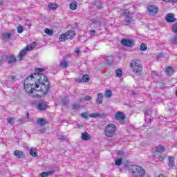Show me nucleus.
<instances>
[{"mask_svg": "<svg viewBox=\"0 0 177 177\" xmlns=\"http://www.w3.org/2000/svg\"><path fill=\"white\" fill-rule=\"evenodd\" d=\"M172 2H174V3H176L177 1H172Z\"/></svg>", "mask_w": 177, "mask_h": 177, "instance_id": "62", "label": "nucleus"}, {"mask_svg": "<svg viewBox=\"0 0 177 177\" xmlns=\"http://www.w3.org/2000/svg\"><path fill=\"white\" fill-rule=\"evenodd\" d=\"M14 154L15 157H17V158H24V157H26V156L24 155V152L20 150L15 151Z\"/></svg>", "mask_w": 177, "mask_h": 177, "instance_id": "11", "label": "nucleus"}, {"mask_svg": "<svg viewBox=\"0 0 177 177\" xmlns=\"http://www.w3.org/2000/svg\"><path fill=\"white\" fill-rule=\"evenodd\" d=\"M123 13L124 16V26L132 24L133 23V17H132V15L129 13V10H124Z\"/></svg>", "mask_w": 177, "mask_h": 177, "instance_id": "6", "label": "nucleus"}, {"mask_svg": "<svg viewBox=\"0 0 177 177\" xmlns=\"http://www.w3.org/2000/svg\"><path fill=\"white\" fill-rule=\"evenodd\" d=\"M95 30H90V35H94Z\"/></svg>", "mask_w": 177, "mask_h": 177, "instance_id": "54", "label": "nucleus"}, {"mask_svg": "<svg viewBox=\"0 0 177 177\" xmlns=\"http://www.w3.org/2000/svg\"><path fill=\"white\" fill-rule=\"evenodd\" d=\"M41 133H44L45 131H46L45 129H41L39 130Z\"/></svg>", "mask_w": 177, "mask_h": 177, "instance_id": "56", "label": "nucleus"}, {"mask_svg": "<svg viewBox=\"0 0 177 177\" xmlns=\"http://www.w3.org/2000/svg\"><path fill=\"white\" fill-rule=\"evenodd\" d=\"M112 95H113V93H111V91L110 90H107L104 93L105 97H107L108 99H110Z\"/></svg>", "mask_w": 177, "mask_h": 177, "instance_id": "32", "label": "nucleus"}, {"mask_svg": "<svg viewBox=\"0 0 177 177\" xmlns=\"http://www.w3.org/2000/svg\"><path fill=\"white\" fill-rule=\"evenodd\" d=\"M151 114H153V111L150 109H147L145 113V115H151Z\"/></svg>", "mask_w": 177, "mask_h": 177, "instance_id": "45", "label": "nucleus"}, {"mask_svg": "<svg viewBox=\"0 0 177 177\" xmlns=\"http://www.w3.org/2000/svg\"><path fill=\"white\" fill-rule=\"evenodd\" d=\"M95 5L97 9H102V2L100 1H95Z\"/></svg>", "mask_w": 177, "mask_h": 177, "instance_id": "37", "label": "nucleus"}, {"mask_svg": "<svg viewBox=\"0 0 177 177\" xmlns=\"http://www.w3.org/2000/svg\"><path fill=\"white\" fill-rule=\"evenodd\" d=\"M72 107H73V110H78V109L81 107V105H80L79 104H73L72 105Z\"/></svg>", "mask_w": 177, "mask_h": 177, "instance_id": "42", "label": "nucleus"}, {"mask_svg": "<svg viewBox=\"0 0 177 177\" xmlns=\"http://www.w3.org/2000/svg\"><path fill=\"white\" fill-rule=\"evenodd\" d=\"M92 24H94L95 27H100V21H97L96 19L91 20Z\"/></svg>", "mask_w": 177, "mask_h": 177, "instance_id": "31", "label": "nucleus"}, {"mask_svg": "<svg viewBox=\"0 0 177 177\" xmlns=\"http://www.w3.org/2000/svg\"><path fill=\"white\" fill-rule=\"evenodd\" d=\"M37 124L40 127H44V125H46V120L44 118H37Z\"/></svg>", "mask_w": 177, "mask_h": 177, "instance_id": "16", "label": "nucleus"}, {"mask_svg": "<svg viewBox=\"0 0 177 177\" xmlns=\"http://www.w3.org/2000/svg\"><path fill=\"white\" fill-rule=\"evenodd\" d=\"M29 116H30V113H28L26 114L27 118H28Z\"/></svg>", "mask_w": 177, "mask_h": 177, "instance_id": "57", "label": "nucleus"}, {"mask_svg": "<svg viewBox=\"0 0 177 177\" xmlns=\"http://www.w3.org/2000/svg\"><path fill=\"white\" fill-rule=\"evenodd\" d=\"M3 1H0V5H3Z\"/></svg>", "mask_w": 177, "mask_h": 177, "instance_id": "58", "label": "nucleus"}, {"mask_svg": "<svg viewBox=\"0 0 177 177\" xmlns=\"http://www.w3.org/2000/svg\"><path fill=\"white\" fill-rule=\"evenodd\" d=\"M91 99H92V97H91V96H89V95H86V96L84 97V102H89V101H91Z\"/></svg>", "mask_w": 177, "mask_h": 177, "instance_id": "47", "label": "nucleus"}, {"mask_svg": "<svg viewBox=\"0 0 177 177\" xmlns=\"http://www.w3.org/2000/svg\"><path fill=\"white\" fill-rule=\"evenodd\" d=\"M97 97V103H98V104H102V103H103V94L102 93H98Z\"/></svg>", "mask_w": 177, "mask_h": 177, "instance_id": "18", "label": "nucleus"}, {"mask_svg": "<svg viewBox=\"0 0 177 177\" xmlns=\"http://www.w3.org/2000/svg\"><path fill=\"white\" fill-rule=\"evenodd\" d=\"M162 1H165V0H162ZM168 1H174V0H168Z\"/></svg>", "mask_w": 177, "mask_h": 177, "instance_id": "61", "label": "nucleus"}, {"mask_svg": "<svg viewBox=\"0 0 177 177\" xmlns=\"http://www.w3.org/2000/svg\"><path fill=\"white\" fill-rule=\"evenodd\" d=\"M147 12L149 16H156L158 12V8L156 6L149 5L147 7Z\"/></svg>", "mask_w": 177, "mask_h": 177, "instance_id": "8", "label": "nucleus"}, {"mask_svg": "<svg viewBox=\"0 0 177 177\" xmlns=\"http://www.w3.org/2000/svg\"><path fill=\"white\" fill-rule=\"evenodd\" d=\"M36 71H38V73L36 74H41V73H42V71H45V69H44L42 68H36Z\"/></svg>", "mask_w": 177, "mask_h": 177, "instance_id": "48", "label": "nucleus"}, {"mask_svg": "<svg viewBox=\"0 0 177 177\" xmlns=\"http://www.w3.org/2000/svg\"><path fill=\"white\" fill-rule=\"evenodd\" d=\"M48 8L51 10H56V8H58V6L55 3H50L48 5Z\"/></svg>", "mask_w": 177, "mask_h": 177, "instance_id": "27", "label": "nucleus"}, {"mask_svg": "<svg viewBox=\"0 0 177 177\" xmlns=\"http://www.w3.org/2000/svg\"><path fill=\"white\" fill-rule=\"evenodd\" d=\"M3 39L6 41V42H9L10 41V37H12V35L9 32H3L2 34Z\"/></svg>", "mask_w": 177, "mask_h": 177, "instance_id": "12", "label": "nucleus"}, {"mask_svg": "<svg viewBox=\"0 0 177 177\" xmlns=\"http://www.w3.org/2000/svg\"><path fill=\"white\" fill-rule=\"evenodd\" d=\"M166 20L167 23H175L176 19L174 17V14H167L166 15Z\"/></svg>", "mask_w": 177, "mask_h": 177, "instance_id": "10", "label": "nucleus"}, {"mask_svg": "<svg viewBox=\"0 0 177 177\" xmlns=\"http://www.w3.org/2000/svg\"><path fill=\"white\" fill-rule=\"evenodd\" d=\"M129 171L133 177H143L146 175L145 169L139 165H132L129 166Z\"/></svg>", "mask_w": 177, "mask_h": 177, "instance_id": "2", "label": "nucleus"}, {"mask_svg": "<svg viewBox=\"0 0 177 177\" xmlns=\"http://www.w3.org/2000/svg\"><path fill=\"white\" fill-rule=\"evenodd\" d=\"M37 109L42 111L44 110H46V103L45 102H39L37 106Z\"/></svg>", "mask_w": 177, "mask_h": 177, "instance_id": "13", "label": "nucleus"}, {"mask_svg": "<svg viewBox=\"0 0 177 177\" xmlns=\"http://www.w3.org/2000/svg\"><path fill=\"white\" fill-rule=\"evenodd\" d=\"M7 59H8V55H2L0 57V66H2V64H3V62H7Z\"/></svg>", "mask_w": 177, "mask_h": 177, "instance_id": "29", "label": "nucleus"}, {"mask_svg": "<svg viewBox=\"0 0 177 177\" xmlns=\"http://www.w3.org/2000/svg\"><path fill=\"white\" fill-rule=\"evenodd\" d=\"M132 72L136 75H142V64L139 59L132 60L130 63Z\"/></svg>", "mask_w": 177, "mask_h": 177, "instance_id": "4", "label": "nucleus"}, {"mask_svg": "<svg viewBox=\"0 0 177 177\" xmlns=\"http://www.w3.org/2000/svg\"><path fill=\"white\" fill-rule=\"evenodd\" d=\"M8 78H10L11 81H16L17 76L14 75L8 76Z\"/></svg>", "mask_w": 177, "mask_h": 177, "instance_id": "50", "label": "nucleus"}, {"mask_svg": "<svg viewBox=\"0 0 177 177\" xmlns=\"http://www.w3.org/2000/svg\"><path fill=\"white\" fill-rule=\"evenodd\" d=\"M171 44L173 45H177V34L174 35L173 39H171Z\"/></svg>", "mask_w": 177, "mask_h": 177, "instance_id": "36", "label": "nucleus"}, {"mask_svg": "<svg viewBox=\"0 0 177 177\" xmlns=\"http://www.w3.org/2000/svg\"><path fill=\"white\" fill-rule=\"evenodd\" d=\"M160 160H164V158L160 157Z\"/></svg>", "mask_w": 177, "mask_h": 177, "instance_id": "60", "label": "nucleus"}, {"mask_svg": "<svg viewBox=\"0 0 177 177\" xmlns=\"http://www.w3.org/2000/svg\"><path fill=\"white\" fill-rule=\"evenodd\" d=\"M125 152L124 151H118V156H124Z\"/></svg>", "mask_w": 177, "mask_h": 177, "instance_id": "51", "label": "nucleus"}, {"mask_svg": "<svg viewBox=\"0 0 177 177\" xmlns=\"http://www.w3.org/2000/svg\"><path fill=\"white\" fill-rule=\"evenodd\" d=\"M44 32H46V34H48V35H53V30L49 28H46L44 30Z\"/></svg>", "mask_w": 177, "mask_h": 177, "instance_id": "35", "label": "nucleus"}, {"mask_svg": "<svg viewBox=\"0 0 177 177\" xmlns=\"http://www.w3.org/2000/svg\"><path fill=\"white\" fill-rule=\"evenodd\" d=\"M172 31L173 32H175V34H177V23H175L172 26Z\"/></svg>", "mask_w": 177, "mask_h": 177, "instance_id": "43", "label": "nucleus"}, {"mask_svg": "<svg viewBox=\"0 0 177 177\" xmlns=\"http://www.w3.org/2000/svg\"><path fill=\"white\" fill-rule=\"evenodd\" d=\"M89 117H91V118H97V117H100V113H93V114H91L89 115Z\"/></svg>", "mask_w": 177, "mask_h": 177, "instance_id": "44", "label": "nucleus"}, {"mask_svg": "<svg viewBox=\"0 0 177 177\" xmlns=\"http://www.w3.org/2000/svg\"><path fill=\"white\" fill-rule=\"evenodd\" d=\"M55 171H44L40 174L41 177H48L49 175H53Z\"/></svg>", "mask_w": 177, "mask_h": 177, "instance_id": "19", "label": "nucleus"}, {"mask_svg": "<svg viewBox=\"0 0 177 177\" xmlns=\"http://www.w3.org/2000/svg\"><path fill=\"white\" fill-rule=\"evenodd\" d=\"M117 129V127L115 124H109L106 125L104 129V134L106 138H113L114 134L115 133V130Z\"/></svg>", "mask_w": 177, "mask_h": 177, "instance_id": "5", "label": "nucleus"}, {"mask_svg": "<svg viewBox=\"0 0 177 177\" xmlns=\"http://www.w3.org/2000/svg\"><path fill=\"white\" fill-rule=\"evenodd\" d=\"M167 75H171V74H174V68L171 66H168L165 70Z\"/></svg>", "mask_w": 177, "mask_h": 177, "instance_id": "24", "label": "nucleus"}, {"mask_svg": "<svg viewBox=\"0 0 177 177\" xmlns=\"http://www.w3.org/2000/svg\"><path fill=\"white\" fill-rule=\"evenodd\" d=\"M7 122L8 124H13V118H8L7 119Z\"/></svg>", "mask_w": 177, "mask_h": 177, "instance_id": "52", "label": "nucleus"}, {"mask_svg": "<svg viewBox=\"0 0 177 177\" xmlns=\"http://www.w3.org/2000/svg\"><path fill=\"white\" fill-rule=\"evenodd\" d=\"M169 167H170V168L175 167V158L172 156L169 157Z\"/></svg>", "mask_w": 177, "mask_h": 177, "instance_id": "17", "label": "nucleus"}, {"mask_svg": "<svg viewBox=\"0 0 177 177\" xmlns=\"http://www.w3.org/2000/svg\"><path fill=\"white\" fill-rule=\"evenodd\" d=\"M82 81H83V82H89V75H84L82 77Z\"/></svg>", "mask_w": 177, "mask_h": 177, "instance_id": "34", "label": "nucleus"}, {"mask_svg": "<svg viewBox=\"0 0 177 177\" xmlns=\"http://www.w3.org/2000/svg\"><path fill=\"white\" fill-rule=\"evenodd\" d=\"M26 54H27V50L26 49L22 50L19 55V60H23V57H24V56H26Z\"/></svg>", "mask_w": 177, "mask_h": 177, "instance_id": "23", "label": "nucleus"}, {"mask_svg": "<svg viewBox=\"0 0 177 177\" xmlns=\"http://www.w3.org/2000/svg\"><path fill=\"white\" fill-rule=\"evenodd\" d=\"M80 52V48H75V53H76L77 55H79Z\"/></svg>", "mask_w": 177, "mask_h": 177, "instance_id": "53", "label": "nucleus"}, {"mask_svg": "<svg viewBox=\"0 0 177 177\" xmlns=\"http://www.w3.org/2000/svg\"><path fill=\"white\" fill-rule=\"evenodd\" d=\"M62 103L64 104H67V103H68V99L67 98V97H64L63 99H62Z\"/></svg>", "mask_w": 177, "mask_h": 177, "instance_id": "49", "label": "nucleus"}, {"mask_svg": "<svg viewBox=\"0 0 177 177\" xmlns=\"http://www.w3.org/2000/svg\"><path fill=\"white\" fill-rule=\"evenodd\" d=\"M147 49V45L145 43H142L140 46V50H142V52H145Z\"/></svg>", "mask_w": 177, "mask_h": 177, "instance_id": "33", "label": "nucleus"}, {"mask_svg": "<svg viewBox=\"0 0 177 177\" xmlns=\"http://www.w3.org/2000/svg\"><path fill=\"white\" fill-rule=\"evenodd\" d=\"M82 140L86 142L87 140H91V135L88 132H84L82 133Z\"/></svg>", "mask_w": 177, "mask_h": 177, "instance_id": "14", "label": "nucleus"}, {"mask_svg": "<svg viewBox=\"0 0 177 177\" xmlns=\"http://www.w3.org/2000/svg\"><path fill=\"white\" fill-rule=\"evenodd\" d=\"M76 81H77V82H83L82 78V79H77Z\"/></svg>", "mask_w": 177, "mask_h": 177, "instance_id": "55", "label": "nucleus"}, {"mask_svg": "<svg viewBox=\"0 0 177 177\" xmlns=\"http://www.w3.org/2000/svg\"><path fill=\"white\" fill-rule=\"evenodd\" d=\"M80 102H84V98H81Z\"/></svg>", "mask_w": 177, "mask_h": 177, "instance_id": "59", "label": "nucleus"}, {"mask_svg": "<svg viewBox=\"0 0 177 177\" xmlns=\"http://www.w3.org/2000/svg\"><path fill=\"white\" fill-rule=\"evenodd\" d=\"M174 1H177V0H174Z\"/></svg>", "mask_w": 177, "mask_h": 177, "instance_id": "63", "label": "nucleus"}, {"mask_svg": "<svg viewBox=\"0 0 177 177\" xmlns=\"http://www.w3.org/2000/svg\"><path fill=\"white\" fill-rule=\"evenodd\" d=\"M81 118H84V120H88V114H86V113H82Z\"/></svg>", "mask_w": 177, "mask_h": 177, "instance_id": "46", "label": "nucleus"}, {"mask_svg": "<svg viewBox=\"0 0 177 177\" xmlns=\"http://www.w3.org/2000/svg\"><path fill=\"white\" fill-rule=\"evenodd\" d=\"M32 85H34V80H31V79L28 80L26 77L24 82V89L26 92L30 93L31 96L37 97V96H38V94L35 93V92H37V88H32Z\"/></svg>", "mask_w": 177, "mask_h": 177, "instance_id": "3", "label": "nucleus"}, {"mask_svg": "<svg viewBox=\"0 0 177 177\" xmlns=\"http://www.w3.org/2000/svg\"><path fill=\"white\" fill-rule=\"evenodd\" d=\"M59 39L60 42H64V41H67V39H68L67 34L64 33V34L61 35L59 37Z\"/></svg>", "mask_w": 177, "mask_h": 177, "instance_id": "20", "label": "nucleus"}, {"mask_svg": "<svg viewBox=\"0 0 177 177\" xmlns=\"http://www.w3.org/2000/svg\"><path fill=\"white\" fill-rule=\"evenodd\" d=\"M68 39H70L71 38H73L75 35H76L75 31L74 30H70L66 32Z\"/></svg>", "mask_w": 177, "mask_h": 177, "instance_id": "22", "label": "nucleus"}, {"mask_svg": "<svg viewBox=\"0 0 177 177\" xmlns=\"http://www.w3.org/2000/svg\"><path fill=\"white\" fill-rule=\"evenodd\" d=\"M17 31L19 34H22L23 31H24V28L23 26H17Z\"/></svg>", "mask_w": 177, "mask_h": 177, "instance_id": "40", "label": "nucleus"}, {"mask_svg": "<svg viewBox=\"0 0 177 177\" xmlns=\"http://www.w3.org/2000/svg\"><path fill=\"white\" fill-rule=\"evenodd\" d=\"M27 80L34 81L36 92H42L43 95H47L49 92L50 82L48 80L46 75L41 73H34L28 76Z\"/></svg>", "mask_w": 177, "mask_h": 177, "instance_id": "1", "label": "nucleus"}, {"mask_svg": "<svg viewBox=\"0 0 177 177\" xmlns=\"http://www.w3.org/2000/svg\"><path fill=\"white\" fill-rule=\"evenodd\" d=\"M34 48H35V46L34 44H31L30 46H27L26 48H25V50L27 52L28 50H32V49H34Z\"/></svg>", "mask_w": 177, "mask_h": 177, "instance_id": "38", "label": "nucleus"}, {"mask_svg": "<svg viewBox=\"0 0 177 177\" xmlns=\"http://www.w3.org/2000/svg\"><path fill=\"white\" fill-rule=\"evenodd\" d=\"M58 140L61 142H68L70 140L66 136H58Z\"/></svg>", "mask_w": 177, "mask_h": 177, "instance_id": "26", "label": "nucleus"}, {"mask_svg": "<svg viewBox=\"0 0 177 177\" xmlns=\"http://www.w3.org/2000/svg\"><path fill=\"white\" fill-rule=\"evenodd\" d=\"M60 66L62 68H67V67H68V63H67V61L64 60L60 62Z\"/></svg>", "mask_w": 177, "mask_h": 177, "instance_id": "30", "label": "nucleus"}, {"mask_svg": "<svg viewBox=\"0 0 177 177\" xmlns=\"http://www.w3.org/2000/svg\"><path fill=\"white\" fill-rule=\"evenodd\" d=\"M30 154L32 157H37L38 156V152L34 148H31L30 150Z\"/></svg>", "mask_w": 177, "mask_h": 177, "instance_id": "25", "label": "nucleus"}, {"mask_svg": "<svg viewBox=\"0 0 177 177\" xmlns=\"http://www.w3.org/2000/svg\"><path fill=\"white\" fill-rule=\"evenodd\" d=\"M115 164L118 167H120V165H121V164H122V160L121 158L116 159L115 161Z\"/></svg>", "mask_w": 177, "mask_h": 177, "instance_id": "39", "label": "nucleus"}, {"mask_svg": "<svg viewBox=\"0 0 177 177\" xmlns=\"http://www.w3.org/2000/svg\"><path fill=\"white\" fill-rule=\"evenodd\" d=\"M120 44L124 46L132 48V46H135V40L129 39H122L120 41Z\"/></svg>", "mask_w": 177, "mask_h": 177, "instance_id": "7", "label": "nucleus"}, {"mask_svg": "<svg viewBox=\"0 0 177 177\" xmlns=\"http://www.w3.org/2000/svg\"><path fill=\"white\" fill-rule=\"evenodd\" d=\"M69 8L71 10H75L77 9V2L74 1L71 3L69 5Z\"/></svg>", "mask_w": 177, "mask_h": 177, "instance_id": "28", "label": "nucleus"}, {"mask_svg": "<svg viewBox=\"0 0 177 177\" xmlns=\"http://www.w3.org/2000/svg\"><path fill=\"white\" fill-rule=\"evenodd\" d=\"M115 118L117 121H120L121 124H124V121H125V115L122 112H118L115 113Z\"/></svg>", "mask_w": 177, "mask_h": 177, "instance_id": "9", "label": "nucleus"}, {"mask_svg": "<svg viewBox=\"0 0 177 177\" xmlns=\"http://www.w3.org/2000/svg\"><path fill=\"white\" fill-rule=\"evenodd\" d=\"M155 151H156V153H163V151H165V147H164V146L162 145H159L156 147Z\"/></svg>", "mask_w": 177, "mask_h": 177, "instance_id": "21", "label": "nucleus"}, {"mask_svg": "<svg viewBox=\"0 0 177 177\" xmlns=\"http://www.w3.org/2000/svg\"><path fill=\"white\" fill-rule=\"evenodd\" d=\"M8 64H13L16 63V57L15 56H7V61Z\"/></svg>", "mask_w": 177, "mask_h": 177, "instance_id": "15", "label": "nucleus"}, {"mask_svg": "<svg viewBox=\"0 0 177 177\" xmlns=\"http://www.w3.org/2000/svg\"><path fill=\"white\" fill-rule=\"evenodd\" d=\"M116 76L120 77H122V71H121V69H117L116 71Z\"/></svg>", "mask_w": 177, "mask_h": 177, "instance_id": "41", "label": "nucleus"}]
</instances>
